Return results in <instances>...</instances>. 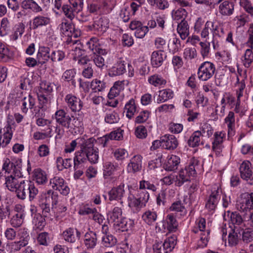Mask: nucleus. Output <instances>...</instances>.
<instances>
[{"instance_id":"f257e3e1","label":"nucleus","mask_w":253,"mask_h":253,"mask_svg":"<svg viewBox=\"0 0 253 253\" xmlns=\"http://www.w3.org/2000/svg\"><path fill=\"white\" fill-rule=\"evenodd\" d=\"M95 141L93 137L88 139H85L83 137H78L65 145L64 152L66 154L74 152L78 145L80 146V149L75 153L74 168H78L81 164L87 162L92 164L98 163L99 150L97 148L94 147Z\"/></svg>"},{"instance_id":"f03ea898","label":"nucleus","mask_w":253,"mask_h":253,"mask_svg":"<svg viewBox=\"0 0 253 253\" xmlns=\"http://www.w3.org/2000/svg\"><path fill=\"white\" fill-rule=\"evenodd\" d=\"M22 165V161L18 158H6L3 160L2 170L7 174L5 175V184L10 191L16 192L20 182L23 180Z\"/></svg>"},{"instance_id":"7ed1b4c3","label":"nucleus","mask_w":253,"mask_h":253,"mask_svg":"<svg viewBox=\"0 0 253 253\" xmlns=\"http://www.w3.org/2000/svg\"><path fill=\"white\" fill-rule=\"evenodd\" d=\"M52 119L55 120L56 125L64 128H67L72 133H80L83 131V123L81 118L70 116L64 109H57Z\"/></svg>"},{"instance_id":"20e7f679","label":"nucleus","mask_w":253,"mask_h":253,"mask_svg":"<svg viewBox=\"0 0 253 253\" xmlns=\"http://www.w3.org/2000/svg\"><path fill=\"white\" fill-rule=\"evenodd\" d=\"M199 165V161L197 159L194 158L190 159L188 165L185 169H181L175 176V185L180 187L185 182L190 181V177L196 175Z\"/></svg>"},{"instance_id":"39448f33","label":"nucleus","mask_w":253,"mask_h":253,"mask_svg":"<svg viewBox=\"0 0 253 253\" xmlns=\"http://www.w3.org/2000/svg\"><path fill=\"white\" fill-rule=\"evenodd\" d=\"M20 183L16 192L17 197L20 199L25 200L28 194L30 201H33L39 193L38 189L34 183L30 180H25Z\"/></svg>"},{"instance_id":"423d86ee","label":"nucleus","mask_w":253,"mask_h":253,"mask_svg":"<svg viewBox=\"0 0 253 253\" xmlns=\"http://www.w3.org/2000/svg\"><path fill=\"white\" fill-rule=\"evenodd\" d=\"M195 233H199L200 237L198 241L197 246L199 248L206 247L209 241L210 230L206 229V221L204 218L199 217L196 221L195 226L192 229Z\"/></svg>"},{"instance_id":"0eeeda50","label":"nucleus","mask_w":253,"mask_h":253,"mask_svg":"<svg viewBox=\"0 0 253 253\" xmlns=\"http://www.w3.org/2000/svg\"><path fill=\"white\" fill-rule=\"evenodd\" d=\"M210 31H211L212 35V40L211 42L213 47L214 49H216L218 46V42L217 37H220V35L219 33V26L218 25L215 24L214 22L211 21H208L205 24L204 28L202 30L201 36L202 38L205 39L206 40L208 38Z\"/></svg>"},{"instance_id":"6e6552de","label":"nucleus","mask_w":253,"mask_h":253,"mask_svg":"<svg viewBox=\"0 0 253 253\" xmlns=\"http://www.w3.org/2000/svg\"><path fill=\"white\" fill-rule=\"evenodd\" d=\"M176 244V237L171 236L167 238L162 242L155 243L153 246L154 253H169Z\"/></svg>"},{"instance_id":"1a4fd4ad","label":"nucleus","mask_w":253,"mask_h":253,"mask_svg":"<svg viewBox=\"0 0 253 253\" xmlns=\"http://www.w3.org/2000/svg\"><path fill=\"white\" fill-rule=\"evenodd\" d=\"M222 191L217 185H214L211 188V192L207 200L206 208L209 211H213L220 199Z\"/></svg>"},{"instance_id":"9d476101","label":"nucleus","mask_w":253,"mask_h":253,"mask_svg":"<svg viewBox=\"0 0 253 253\" xmlns=\"http://www.w3.org/2000/svg\"><path fill=\"white\" fill-rule=\"evenodd\" d=\"M215 72V65L211 62L205 61L198 68V77L200 80L207 81L213 76Z\"/></svg>"},{"instance_id":"9b49d317","label":"nucleus","mask_w":253,"mask_h":253,"mask_svg":"<svg viewBox=\"0 0 253 253\" xmlns=\"http://www.w3.org/2000/svg\"><path fill=\"white\" fill-rule=\"evenodd\" d=\"M226 138V132L224 131H217L213 134L212 142V151L217 156L222 155V152L224 148L223 141Z\"/></svg>"},{"instance_id":"f8f14e48","label":"nucleus","mask_w":253,"mask_h":253,"mask_svg":"<svg viewBox=\"0 0 253 253\" xmlns=\"http://www.w3.org/2000/svg\"><path fill=\"white\" fill-rule=\"evenodd\" d=\"M49 185L54 190H58L63 195H67L70 192L67 184L61 177L54 176L50 179Z\"/></svg>"},{"instance_id":"ddd939ff","label":"nucleus","mask_w":253,"mask_h":253,"mask_svg":"<svg viewBox=\"0 0 253 253\" xmlns=\"http://www.w3.org/2000/svg\"><path fill=\"white\" fill-rule=\"evenodd\" d=\"M109 26V19L106 17H102L95 19L92 26H90V28L95 34L101 36L106 32Z\"/></svg>"},{"instance_id":"4468645a","label":"nucleus","mask_w":253,"mask_h":253,"mask_svg":"<svg viewBox=\"0 0 253 253\" xmlns=\"http://www.w3.org/2000/svg\"><path fill=\"white\" fill-rule=\"evenodd\" d=\"M236 208L238 210L247 212L253 209V193L241 197L237 201Z\"/></svg>"},{"instance_id":"2eb2a0df","label":"nucleus","mask_w":253,"mask_h":253,"mask_svg":"<svg viewBox=\"0 0 253 253\" xmlns=\"http://www.w3.org/2000/svg\"><path fill=\"white\" fill-rule=\"evenodd\" d=\"M64 101L72 112H79L83 108V103L81 100L72 93L65 96Z\"/></svg>"},{"instance_id":"dca6fc26","label":"nucleus","mask_w":253,"mask_h":253,"mask_svg":"<svg viewBox=\"0 0 253 253\" xmlns=\"http://www.w3.org/2000/svg\"><path fill=\"white\" fill-rule=\"evenodd\" d=\"M51 23V19L46 15H38L34 17L30 22L31 29L36 30L46 27Z\"/></svg>"},{"instance_id":"f3484780","label":"nucleus","mask_w":253,"mask_h":253,"mask_svg":"<svg viewBox=\"0 0 253 253\" xmlns=\"http://www.w3.org/2000/svg\"><path fill=\"white\" fill-rule=\"evenodd\" d=\"M167 54L163 50L154 51L151 55V64L154 68H158L162 66L167 58Z\"/></svg>"},{"instance_id":"a211bd4d","label":"nucleus","mask_w":253,"mask_h":253,"mask_svg":"<svg viewBox=\"0 0 253 253\" xmlns=\"http://www.w3.org/2000/svg\"><path fill=\"white\" fill-rule=\"evenodd\" d=\"M125 194V184L121 183L118 186L112 188L108 193L109 201H122Z\"/></svg>"},{"instance_id":"6ab92c4d","label":"nucleus","mask_w":253,"mask_h":253,"mask_svg":"<svg viewBox=\"0 0 253 253\" xmlns=\"http://www.w3.org/2000/svg\"><path fill=\"white\" fill-rule=\"evenodd\" d=\"M63 239L69 243H74L81 236V232L76 228L69 227L66 229L62 234Z\"/></svg>"},{"instance_id":"aec40b11","label":"nucleus","mask_w":253,"mask_h":253,"mask_svg":"<svg viewBox=\"0 0 253 253\" xmlns=\"http://www.w3.org/2000/svg\"><path fill=\"white\" fill-rule=\"evenodd\" d=\"M163 148L169 150L175 149L178 145V141L175 136L172 134H165L162 136Z\"/></svg>"},{"instance_id":"412c9836","label":"nucleus","mask_w":253,"mask_h":253,"mask_svg":"<svg viewBox=\"0 0 253 253\" xmlns=\"http://www.w3.org/2000/svg\"><path fill=\"white\" fill-rule=\"evenodd\" d=\"M129 194L127 197L128 206L131 208H134L136 210L141 209L145 207V205L142 203V201L138 199V198L133 194L132 186H128Z\"/></svg>"},{"instance_id":"4be33fe9","label":"nucleus","mask_w":253,"mask_h":253,"mask_svg":"<svg viewBox=\"0 0 253 253\" xmlns=\"http://www.w3.org/2000/svg\"><path fill=\"white\" fill-rule=\"evenodd\" d=\"M59 28L62 34L65 36L71 37H73L74 38H77L78 36V32L75 30L74 25L66 20L62 22L59 25Z\"/></svg>"},{"instance_id":"5701e85b","label":"nucleus","mask_w":253,"mask_h":253,"mask_svg":"<svg viewBox=\"0 0 253 253\" xmlns=\"http://www.w3.org/2000/svg\"><path fill=\"white\" fill-rule=\"evenodd\" d=\"M241 227L235 226L231 228L228 236V243L230 247H235L238 244L241 236Z\"/></svg>"},{"instance_id":"b1692460","label":"nucleus","mask_w":253,"mask_h":253,"mask_svg":"<svg viewBox=\"0 0 253 253\" xmlns=\"http://www.w3.org/2000/svg\"><path fill=\"white\" fill-rule=\"evenodd\" d=\"M120 207L116 206L111 211H109L107 214V219L112 223L116 222L118 220H121L123 217L122 207H123V202H119Z\"/></svg>"},{"instance_id":"393cba45","label":"nucleus","mask_w":253,"mask_h":253,"mask_svg":"<svg viewBox=\"0 0 253 253\" xmlns=\"http://www.w3.org/2000/svg\"><path fill=\"white\" fill-rule=\"evenodd\" d=\"M32 176L33 180L39 185H43L47 182L46 172L40 168L34 169L32 173Z\"/></svg>"},{"instance_id":"a878e982","label":"nucleus","mask_w":253,"mask_h":253,"mask_svg":"<svg viewBox=\"0 0 253 253\" xmlns=\"http://www.w3.org/2000/svg\"><path fill=\"white\" fill-rule=\"evenodd\" d=\"M180 162L179 157L174 155H168L163 168L166 170L173 171L177 169Z\"/></svg>"},{"instance_id":"bb28decb","label":"nucleus","mask_w":253,"mask_h":253,"mask_svg":"<svg viewBox=\"0 0 253 253\" xmlns=\"http://www.w3.org/2000/svg\"><path fill=\"white\" fill-rule=\"evenodd\" d=\"M219 3L218 10L222 15L230 16L233 13L234 4L232 1L225 0Z\"/></svg>"},{"instance_id":"cd10ccee","label":"nucleus","mask_w":253,"mask_h":253,"mask_svg":"<svg viewBox=\"0 0 253 253\" xmlns=\"http://www.w3.org/2000/svg\"><path fill=\"white\" fill-rule=\"evenodd\" d=\"M240 173L241 177L248 181L251 179L253 176V171L251 169V164L249 161H244L240 166Z\"/></svg>"},{"instance_id":"c85d7f7f","label":"nucleus","mask_w":253,"mask_h":253,"mask_svg":"<svg viewBox=\"0 0 253 253\" xmlns=\"http://www.w3.org/2000/svg\"><path fill=\"white\" fill-rule=\"evenodd\" d=\"M3 134L0 136V148L6 147L12 137L13 129L8 125L3 128Z\"/></svg>"},{"instance_id":"c756f323","label":"nucleus","mask_w":253,"mask_h":253,"mask_svg":"<svg viewBox=\"0 0 253 253\" xmlns=\"http://www.w3.org/2000/svg\"><path fill=\"white\" fill-rule=\"evenodd\" d=\"M126 71L125 61L119 59L110 69L109 75L114 77L123 75Z\"/></svg>"},{"instance_id":"7c9ffc66","label":"nucleus","mask_w":253,"mask_h":253,"mask_svg":"<svg viewBox=\"0 0 253 253\" xmlns=\"http://www.w3.org/2000/svg\"><path fill=\"white\" fill-rule=\"evenodd\" d=\"M50 48L47 46H40L37 54L38 61L40 64H43L50 59Z\"/></svg>"},{"instance_id":"2f4dec72","label":"nucleus","mask_w":253,"mask_h":253,"mask_svg":"<svg viewBox=\"0 0 253 253\" xmlns=\"http://www.w3.org/2000/svg\"><path fill=\"white\" fill-rule=\"evenodd\" d=\"M36 104V99L31 94L28 96L24 95L21 104V110L22 113L26 114L29 109H32Z\"/></svg>"},{"instance_id":"473e14b6","label":"nucleus","mask_w":253,"mask_h":253,"mask_svg":"<svg viewBox=\"0 0 253 253\" xmlns=\"http://www.w3.org/2000/svg\"><path fill=\"white\" fill-rule=\"evenodd\" d=\"M157 95L156 102L160 104L172 99L173 97L174 93L171 89L166 88L159 90Z\"/></svg>"},{"instance_id":"72a5a7b5","label":"nucleus","mask_w":253,"mask_h":253,"mask_svg":"<svg viewBox=\"0 0 253 253\" xmlns=\"http://www.w3.org/2000/svg\"><path fill=\"white\" fill-rule=\"evenodd\" d=\"M88 48L93 52V53H97L102 55H106L107 51L105 49H102L98 46V39L96 38L93 37L89 39L86 42Z\"/></svg>"},{"instance_id":"f704fd0d","label":"nucleus","mask_w":253,"mask_h":253,"mask_svg":"<svg viewBox=\"0 0 253 253\" xmlns=\"http://www.w3.org/2000/svg\"><path fill=\"white\" fill-rule=\"evenodd\" d=\"M21 7L25 10H30L35 13L42 11V7L34 0H23L21 2Z\"/></svg>"},{"instance_id":"c9c22d12","label":"nucleus","mask_w":253,"mask_h":253,"mask_svg":"<svg viewBox=\"0 0 253 253\" xmlns=\"http://www.w3.org/2000/svg\"><path fill=\"white\" fill-rule=\"evenodd\" d=\"M142 166V157L140 155H135L130 160L127 166V171L129 172H135L139 171Z\"/></svg>"},{"instance_id":"e433bc0d","label":"nucleus","mask_w":253,"mask_h":253,"mask_svg":"<svg viewBox=\"0 0 253 253\" xmlns=\"http://www.w3.org/2000/svg\"><path fill=\"white\" fill-rule=\"evenodd\" d=\"M225 122L227 126L228 136H233L235 133V119L233 112H229L227 116L225 118Z\"/></svg>"},{"instance_id":"4c0bfd02","label":"nucleus","mask_w":253,"mask_h":253,"mask_svg":"<svg viewBox=\"0 0 253 253\" xmlns=\"http://www.w3.org/2000/svg\"><path fill=\"white\" fill-rule=\"evenodd\" d=\"M97 241L96 234L95 232L86 233L84 237V245L87 249H92L96 245Z\"/></svg>"},{"instance_id":"58836bf2","label":"nucleus","mask_w":253,"mask_h":253,"mask_svg":"<svg viewBox=\"0 0 253 253\" xmlns=\"http://www.w3.org/2000/svg\"><path fill=\"white\" fill-rule=\"evenodd\" d=\"M125 217H122L121 220H118L116 222L113 223V227L116 231H127L128 228L130 227L132 224V221L128 220Z\"/></svg>"},{"instance_id":"ea45409f","label":"nucleus","mask_w":253,"mask_h":253,"mask_svg":"<svg viewBox=\"0 0 253 253\" xmlns=\"http://www.w3.org/2000/svg\"><path fill=\"white\" fill-rule=\"evenodd\" d=\"M71 54L73 59L76 61L85 54L84 50L82 49L81 43L78 41L73 42V46L71 50Z\"/></svg>"},{"instance_id":"a19ab883","label":"nucleus","mask_w":253,"mask_h":253,"mask_svg":"<svg viewBox=\"0 0 253 253\" xmlns=\"http://www.w3.org/2000/svg\"><path fill=\"white\" fill-rule=\"evenodd\" d=\"M124 109L126 112V117L128 119H132L137 111V106L135 100L133 98L129 99L126 103Z\"/></svg>"},{"instance_id":"79ce46f5","label":"nucleus","mask_w":253,"mask_h":253,"mask_svg":"<svg viewBox=\"0 0 253 253\" xmlns=\"http://www.w3.org/2000/svg\"><path fill=\"white\" fill-rule=\"evenodd\" d=\"M24 96L21 90L10 93L8 97V103L13 106L21 105Z\"/></svg>"},{"instance_id":"37998d69","label":"nucleus","mask_w":253,"mask_h":253,"mask_svg":"<svg viewBox=\"0 0 253 253\" xmlns=\"http://www.w3.org/2000/svg\"><path fill=\"white\" fill-rule=\"evenodd\" d=\"M124 88V81H117L111 88L108 96L110 99H113L118 96L120 92Z\"/></svg>"},{"instance_id":"c03bdc74","label":"nucleus","mask_w":253,"mask_h":253,"mask_svg":"<svg viewBox=\"0 0 253 253\" xmlns=\"http://www.w3.org/2000/svg\"><path fill=\"white\" fill-rule=\"evenodd\" d=\"M12 54L7 45L0 41V61L7 62L12 57Z\"/></svg>"},{"instance_id":"a18cd8bd","label":"nucleus","mask_w":253,"mask_h":253,"mask_svg":"<svg viewBox=\"0 0 253 253\" xmlns=\"http://www.w3.org/2000/svg\"><path fill=\"white\" fill-rule=\"evenodd\" d=\"M177 31L182 40L186 39L189 35V27L187 22L182 20L177 25Z\"/></svg>"},{"instance_id":"49530a36","label":"nucleus","mask_w":253,"mask_h":253,"mask_svg":"<svg viewBox=\"0 0 253 253\" xmlns=\"http://www.w3.org/2000/svg\"><path fill=\"white\" fill-rule=\"evenodd\" d=\"M25 29V25L23 23H19L16 24L13 28V32L10 35V39L12 41H16L21 38L24 33Z\"/></svg>"},{"instance_id":"de8ad7c7","label":"nucleus","mask_w":253,"mask_h":253,"mask_svg":"<svg viewBox=\"0 0 253 253\" xmlns=\"http://www.w3.org/2000/svg\"><path fill=\"white\" fill-rule=\"evenodd\" d=\"M119 169L120 167L117 163L114 164L110 162H107L104 165L103 175L104 176H110Z\"/></svg>"},{"instance_id":"09e8293b","label":"nucleus","mask_w":253,"mask_h":253,"mask_svg":"<svg viewBox=\"0 0 253 253\" xmlns=\"http://www.w3.org/2000/svg\"><path fill=\"white\" fill-rule=\"evenodd\" d=\"M72 159L66 158L63 159L61 157H58L56 160V167L59 171L67 169L71 167Z\"/></svg>"},{"instance_id":"8fccbe9b","label":"nucleus","mask_w":253,"mask_h":253,"mask_svg":"<svg viewBox=\"0 0 253 253\" xmlns=\"http://www.w3.org/2000/svg\"><path fill=\"white\" fill-rule=\"evenodd\" d=\"M117 243V240L115 237L111 234L103 235L101 238L102 245L106 248H110L114 246Z\"/></svg>"},{"instance_id":"3c124183","label":"nucleus","mask_w":253,"mask_h":253,"mask_svg":"<svg viewBox=\"0 0 253 253\" xmlns=\"http://www.w3.org/2000/svg\"><path fill=\"white\" fill-rule=\"evenodd\" d=\"M169 210L172 211L179 212L180 215L182 216H184L187 214V211L180 201L173 202L169 207Z\"/></svg>"},{"instance_id":"603ef678","label":"nucleus","mask_w":253,"mask_h":253,"mask_svg":"<svg viewBox=\"0 0 253 253\" xmlns=\"http://www.w3.org/2000/svg\"><path fill=\"white\" fill-rule=\"evenodd\" d=\"M201 133L199 130L195 131L188 140L187 143L191 147L198 146L201 143Z\"/></svg>"},{"instance_id":"864d4df0","label":"nucleus","mask_w":253,"mask_h":253,"mask_svg":"<svg viewBox=\"0 0 253 253\" xmlns=\"http://www.w3.org/2000/svg\"><path fill=\"white\" fill-rule=\"evenodd\" d=\"M253 48H250L246 49L242 58V63L246 68L251 67L253 63Z\"/></svg>"},{"instance_id":"5fc2aeb1","label":"nucleus","mask_w":253,"mask_h":253,"mask_svg":"<svg viewBox=\"0 0 253 253\" xmlns=\"http://www.w3.org/2000/svg\"><path fill=\"white\" fill-rule=\"evenodd\" d=\"M142 218L147 224L152 225L157 220V214L154 211L148 210L143 214Z\"/></svg>"},{"instance_id":"6e6d98bb","label":"nucleus","mask_w":253,"mask_h":253,"mask_svg":"<svg viewBox=\"0 0 253 253\" xmlns=\"http://www.w3.org/2000/svg\"><path fill=\"white\" fill-rule=\"evenodd\" d=\"M100 5L102 12L107 14L110 13L114 7L116 1V0H101Z\"/></svg>"},{"instance_id":"4d7b16f0","label":"nucleus","mask_w":253,"mask_h":253,"mask_svg":"<svg viewBox=\"0 0 253 253\" xmlns=\"http://www.w3.org/2000/svg\"><path fill=\"white\" fill-rule=\"evenodd\" d=\"M76 75V71L74 69L67 70L64 72L62 76V79L66 82H71L72 84L76 85L75 77Z\"/></svg>"},{"instance_id":"13d9d810","label":"nucleus","mask_w":253,"mask_h":253,"mask_svg":"<svg viewBox=\"0 0 253 253\" xmlns=\"http://www.w3.org/2000/svg\"><path fill=\"white\" fill-rule=\"evenodd\" d=\"M166 221L167 223V229L170 232L175 231L178 223L174 216L171 214H168L166 217Z\"/></svg>"},{"instance_id":"bf43d9fd","label":"nucleus","mask_w":253,"mask_h":253,"mask_svg":"<svg viewBox=\"0 0 253 253\" xmlns=\"http://www.w3.org/2000/svg\"><path fill=\"white\" fill-rule=\"evenodd\" d=\"M119 116L118 113L114 111H109L106 113L104 120L106 123L109 124H115L119 121Z\"/></svg>"},{"instance_id":"052dcab7","label":"nucleus","mask_w":253,"mask_h":253,"mask_svg":"<svg viewBox=\"0 0 253 253\" xmlns=\"http://www.w3.org/2000/svg\"><path fill=\"white\" fill-rule=\"evenodd\" d=\"M39 205L42 211V213L45 216H47L50 211V203L49 199L42 198L39 200Z\"/></svg>"},{"instance_id":"680f3d73","label":"nucleus","mask_w":253,"mask_h":253,"mask_svg":"<svg viewBox=\"0 0 253 253\" xmlns=\"http://www.w3.org/2000/svg\"><path fill=\"white\" fill-rule=\"evenodd\" d=\"M90 86L94 92H100L104 90L106 87V83L103 81L96 79L92 81Z\"/></svg>"},{"instance_id":"e2e57ef3","label":"nucleus","mask_w":253,"mask_h":253,"mask_svg":"<svg viewBox=\"0 0 253 253\" xmlns=\"http://www.w3.org/2000/svg\"><path fill=\"white\" fill-rule=\"evenodd\" d=\"M148 80L151 84L155 86L165 85L166 84V81L165 79L161 76L156 74L151 76Z\"/></svg>"},{"instance_id":"0e129e2a","label":"nucleus","mask_w":253,"mask_h":253,"mask_svg":"<svg viewBox=\"0 0 253 253\" xmlns=\"http://www.w3.org/2000/svg\"><path fill=\"white\" fill-rule=\"evenodd\" d=\"M113 155L114 158L118 161H122L128 158V153L124 148H118L114 150Z\"/></svg>"},{"instance_id":"69168bd1","label":"nucleus","mask_w":253,"mask_h":253,"mask_svg":"<svg viewBox=\"0 0 253 253\" xmlns=\"http://www.w3.org/2000/svg\"><path fill=\"white\" fill-rule=\"evenodd\" d=\"M230 220L233 224L238 227H242V224L245 225L241 215L237 212H232L230 215Z\"/></svg>"},{"instance_id":"338daca9","label":"nucleus","mask_w":253,"mask_h":253,"mask_svg":"<svg viewBox=\"0 0 253 253\" xmlns=\"http://www.w3.org/2000/svg\"><path fill=\"white\" fill-rule=\"evenodd\" d=\"M65 57V52L61 50H55L52 51L50 56V60L53 62L62 61Z\"/></svg>"},{"instance_id":"774afa93","label":"nucleus","mask_w":253,"mask_h":253,"mask_svg":"<svg viewBox=\"0 0 253 253\" xmlns=\"http://www.w3.org/2000/svg\"><path fill=\"white\" fill-rule=\"evenodd\" d=\"M23 222V213L19 212L15 213L10 219V223L13 227H17Z\"/></svg>"}]
</instances>
